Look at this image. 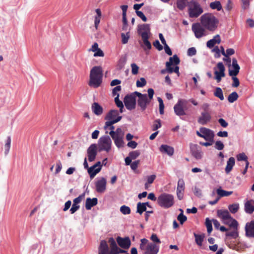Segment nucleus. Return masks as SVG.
<instances>
[{"label": "nucleus", "instance_id": "1", "mask_svg": "<svg viewBox=\"0 0 254 254\" xmlns=\"http://www.w3.org/2000/svg\"><path fill=\"white\" fill-rule=\"evenodd\" d=\"M201 25L207 30L213 32L218 27L219 20L212 14L207 13L200 17Z\"/></svg>", "mask_w": 254, "mask_h": 254}, {"label": "nucleus", "instance_id": "2", "mask_svg": "<svg viewBox=\"0 0 254 254\" xmlns=\"http://www.w3.org/2000/svg\"><path fill=\"white\" fill-rule=\"evenodd\" d=\"M103 69L100 66H94L90 70L89 85L94 88H98L102 82Z\"/></svg>", "mask_w": 254, "mask_h": 254}, {"label": "nucleus", "instance_id": "3", "mask_svg": "<svg viewBox=\"0 0 254 254\" xmlns=\"http://www.w3.org/2000/svg\"><path fill=\"white\" fill-rule=\"evenodd\" d=\"M148 95L142 94L135 91L134 94L138 97L137 105L140 108L141 111H144L146 109L147 106L149 105L153 99L154 94V91L152 88H149L147 90Z\"/></svg>", "mask_w": 254, "mask_h": 254}, {"label": "nucleus", "instance_id": "4", "mask_svg": "<svg viewBox=\"0 0 254 254\" xmlns=\"http://www.w3.org/2000/svg\"><path fill=\"white\" fill-rule=\"evenodd\" d=\"M139 249L143 251V254H157L159 250V246L153 243H149L145 238L140 240Z\"/></svg>", "mask_w": 254, "mask_h": 254}, {"label": "nucleus", "instance_id": "5", "mask_svg": "<svg viewBox=\"0 0 254 254\" xmlns=\"http://www.w3.org/2000/svg\"><path fill=\"white\" fill-rule=\"evenodd\" d=\"M149 32L150 28L148 24L141 25L138 30V33L141 36L143 43V45L141 46L144 51L151 49V43L148 41Z\"/></svg>", "mask_w": 254, "mask_h": 254}, {"label": "nucleus", "instance_id": "6", "mask_svg": "<svg viewBox=\"0 0 254 254\" xmlns=\"http://www.w3.org/2000/svg\"><path fill=\"white\" fill-rule=\"evenodd\" d=\"M157 201L160 207L167 209L174 205V197L172 194L163 193L158 197Z\"/></svg>", "mask_w": 254, "mask_h": 254}, {"label": "nucleus", "instance_id": "7", "mask_svg": "<svg viewBox=\"0 0 254 254\" xmlns=\"http://www.w3.org/2000/svg\"><path fill=\"white\" fill-rule=\"evenodd\" d=\"M109 134L111 136L115 144L118 148L124 146V142L123 138L124 137V132L121 128H117L116 131H110Z\"/></svg>", "mask_w": 254, "mask_h": 254}, {"label": "nucleus", "instance_id": "8", "mask_svg": "<svg viewBox=\"0 0 254 254\" xmlns=\"http://www.w3.org/2000/svg\"><path fill=\"white\" fill-rule=\"evenodd\" d=\"M203 12V9L196 1H191L189 6V16L191 18L198 17Z\"/></svg>", "mask_w": 254, "mask_h": 254}, {"label": "nucleus", "instance_id": "9", "mask_svg": "<svg viewBox=\"0 0 254 254\" xmlns=\"http://www.w3.org/2000/svg\"><path fill=\"white\" fill-rule=\"evenodd\" d=\"M112 141L108 136L101 137L99 140L98 150L99 151L103 150L108 152L111 148Z\"/></svg>", "mask_w": 254, "mask_h": 254}, {"label": "nucleus", "instance_id": "10", "mask_svg": "<svg viewBox=\"0 0 254 254\" xmlns=\"http://www.w3.org/2000/svg\"><path fill=\"white\" fill-rule=\"evenodd\" d=\"M188 101L185 99H179L177 104L174 105V110L175 114L178 116L186 115L184 108Z\"/></svg>", "mask_w": 254, "mask_h": 254}, {"label": "nucleus", "instance_id": "11", "mask_svg": "<svg viewBox=\"0 0 254 254\" xmlns=\"http://www.w3.org/2000/svg\"><path fill=\"white\" fill-rule=\"evenodd\" d=\"M191 29L196 38L199 39L206 35L205 28L201 23H193L192 25Z\"/></svg>", "mask_w": 254, "mask_h": 254}, {"label": "nucleus", "instance_id": "12", "mask_svg": "<svg viewBox=\"0 0 254 254\" xmlns=\"http://www.w3.org/2000/svg\"><path fill=\"white\" fill-rule=\"evenodd\" d=\"M109 243L110 246V250L107 245V249L108 254H119L126 253L127 251L118 247L116 242L113 238H110L109 240Z\"/></svg>", "mask_w": 254, "mask_h": 254}, {"label": "nucleus", "instance_id": "13", "mask_svg": "<svg viewBox=\"0 0 254 254\" xmlns=\"http://www.w3.org/2000/svg\"><path fill=\"white\" fill-rule=\"evenodd\" d=\"M134 92L130 95H127L124 98V103L126 107L129 110L134 109L136 107V97Z\"/></svg>", "mask_w": 254, "mask_h": 254}, {"label": "nucleus", "instance_id": "14", "mask_svg": "<svg viewBox=\"0 0 254 254\" xmlns=\"http://www.w3.org/2000/svg\"><path fill=\"white\" fill-rule=\"evenodd\" d=\"M214 69V78L219 83L221 81L222 78L225 76V68L223 63L219 62L217 64L216 67H215Z\"/></svg>", "mask_w": 254, "mask_h": 254}, {"label": "nucleus", "instance_id": "15", "mask_svg": "<svg viewBox=\"0 0 254 254\" xmlns=\"http://www.w3.org/2000/svg\"><path fill=\"white\" fill-rule=\"evenodd\" d=\"M200 131L203 134L202 138L205 140L210 142L214 141V133L212 130L204 127H201L200 128Z\"/></svg>", "mask_w": 254, "mask_h": 254}, {"label": "nucleus", "instance_id": "16", "mask_svg": "<svg viewBox=\"0 0 254 254\" xmlns=\"http://www.w3.org/2000/svg\"><path fill=\"white\" fill-rule=\"evenodd\" d=\"M190 152L192 155L196 159H200L202 157V152L201 151L200 147L197 144L190 143Z\"/></svg>", "mask_w": 254, "mask_h": 254}, {"label": "nucleus", "instance_id": "17", "mask_svg": "<svg viewBox=\"0 0 254 254\" xmlns=\"http://www.w3.org/2000/svg\"><path fill=\"white\" fill-rule=\"evenodd\" d=\"M107 180L102 177L99 179L95 183L96 190L98 193H103L106 190Z\"/></svg>", "mask_w": 254, "mask_h": 254}, {"label": "nucleus", "instance_id": "18", "mask_svg": "<svg viewBox=\"0 0 254 254\" xmlns=\"http://www.w3.org/2000/svg\"><path fill=\"white\" fill-rule=\"evenodd\" d=\"M211 120V112H201L198 118L197 122L200 125H205L210 122Z\"/></svg>", "mask_w": 254, "mask_h": 254}, {"label": "nucleus", "instance_id": "19", "mask_svg": "<svg viewBox=\"0 0 254 254\" xmlns=\"http://www.w3.org/2000/svg\"><path fill=\"white\" fill-rule=\"evenodd\" d=\"M116 240L119 246L123 249H128L131 245L130 240L128 237L122 238L119 236L117 238Z\"/></svg>", "mask_w": 254, "mask_h": 254}, {"label": "nucleus", "instance_id": "20", "mask_svg": "<svg viewBox=\"0 0 254 254\" xmlns=\"http://www.w3.org/2000/svg\"><path fill=\"white\" fill-rule=\"evenodd\" d=\"M87 155L89 162L93 161L97 153V145L96 144H92L87 149Z\"/></svg>", "mask_w": 254, "mask_h": 254}, {"label": "nucleus", "instance_id": "21", "mask_svg": "<svg viewBox=\"0 0 254 254\" xmlns=\"http://www.w3.org/2000/svg\"><path fill=\"white\" fill-rule=\"evenodd\" d=\"M185 189V182L183 179H180L178 182L177 188V195L179 200H181L183 198Z\"/></svg>", "mask_w": 254, "mask_h": 254}, {"label": "nucleus", "instance_id": "22", "mask_svg": "<svg viewBox=\"0 0 254 254\" xmlns=\"http://www.w3.org/2000/svg\"><path fill=\"white\" fill-rule=\"evenodd\" d=\"M246 235L248 237L254 238V221L246 224Z\"/></svg>", "mask_w": 254, "mask_h": 254}, {"label": "nucleus", "instance_id": "23", "mask_svg": "<svg viewBox=\"0 0 254 254\" xmlns=\"http://www.w3.org/2000/svg\"><path fill=\"white\" fill-rule=\"evenodd\" d=\"M221 40L219 35L217 34L214 36L213 38L207 42V47L210 49L212 48L216 44L220 43Z\"/></svg>", "mask_w": 254, "mask_h": 254}, {"label": "nucleus", "instance_id": "24", "mask_svg": "<svg viewBox=\"0 0 254 254\" xmlns=\"http://www.w3.org/2000/svg\"><path fill=\"white\" fill-rule=\"evenodd\" d=\"M122 119V117H118L116 119L113 120L112 121H107L105 123V125L104 126V128L105 129H109L110 130V131H114V129H115L114 126L113 125L114 124H116L119 122Z\"/></svg>", "mask_w": 254, "mask_h": 254}, {"label": "nucleus", "instance_id": "25", "mask_svg": "<svg viewBox=\"0 0 254 254\" xmlns=\"http://www.w3.org/2000/svg\"><path fill=\"white\" fill-rule=\"evenodd\" d=\"M97 203L98 199L96 197L93 198H87L85 202V208L87 210H90L92 207L96 205Z\"/></svg>", "mask_w": 254, "mask_h": 254}, {"label": "nucleus", "instance_id": "26", "mask_svg": "<svg viewBox=\"0 0 254 254\" xmlns=\"http://www.w3.org/2000/svg\"><path fill=\"white\" fill-rule=\"evenodd\" d=\"M245 211L248 214H252L254 211V200H249L245 203Z\"/></svg>", "mask_w": 254, "mask_h": 254}, {"label": "nucleus", "instance_id": "27", "mask_svg": "<svg viewBox=\"0 0 254 254\" xmlns=\"http://www.w3.org/2000/svg\"><path fill=\"white\" fill-rule=\"evenodd\" d=\"M159 149L161 152L166 153L169 156H172L174 152V148L167 145H162Z\"/></svg>", "mask_w": 254, "mask_h": 254}, {"label": "nucleus", "instance_id": "28", "mask_svg": "<svg viewBox=\"0 0 254 254\" xmlns=\"http://www.w3.org/2000/svg\"><path fill=\"white\" fill-rule=\"evenodd\" d=\"M92 110L93 112L97 116H100L103 112V108L96 102H94L92 105Z\"/></svg>", "mask_w": 254, "mask_h": 254}, {"label": "nucleus", "instance_id": "29", "mask_svg": "<svg viewBox=\"0 0 254 254\" xmlns=\"http://www.w3.org/2000/svg\"><path fill=\"white\" fill-rule=\"evenodd\" d=\"M119 112L117 110H112L106 115L105 119L108 121L116 119L119 116Z\"/></svg>", "mask_w": 254, "mask_h": 254}, {"label": "nucleus", "instance_id": "30", "mask_svg": "<svg viewBox=\"0 0 254 254\" xmlns=\"http://www.w3.org/2000/svg\"><path fill=\"white\" fill-rule=\"evenodd\" d=\"M223 222L225 224L228 225L233 228H237L238 226V222L235 219H233L231 216L230 218L224 220Z\"/></svg>", "mask_w": 254, "mask_h": 254}, {"label": "nucleus", "instance_id": "31", "mask_svg": "<svg viewBox=\"0 0 254 254\" xmlns=\"http://www.w3.org/2000/svg\"><path fill=\"white\" fill-rule=\"evenodd\" d=\"M217 215L219 218H220L222 221L224 220L230 218L231 215L228 210H219L217 211Z\"/></svg>", "mask_w": 254, "mask_h": 254}, {"label": "nucleus", "instance_id": "32", "mask_svg": "<svg viewBox=\"0 0 254 254\" xmlns=\"http://www.w3.org/2000/svg\"><path fill=\"white\" fill-rule=\"evenodd\" d=\"M235 159L234 157H230L227 162V165L225 168V172L227 174L229 173L235 165Z\"/></svg>", "mask_w": 254, "mask_h": 254}, {"label": "nucleus", "instance_id": "33", "mask_svg": "<svg viewBox=\"0 0 254 254\" xmlns=\"http://www.w3.org/2000/svg\"><path fill=\"white\" fill-rule=\"evenodd\" d=\"M210 7L212 9H216L217 11H220L222 9V6L219 1H215L210 3Z\"/></svg>", "mask_w": 254, "mask_h": 254}, {"label": "nucleus", "instance_id": "34", "mask_svg": "<svg viewBox=\"0 0 254 254\" xmlns=\"http://www.w3.org/2000/svg\"><path fill=\"white\" fill-rule=\"evenodd\" d=\"M180 62V59L177 55H174L172 57L169 58V62H167L168 65H171L173 64H178Z\"/></svg>", "mask_w": 254, "mask_h": 254}, {"label": "nucleus", "instance_id": "35", "mask_svg": "<svg viewBox=\"0 0 254 254\" xmlns=\"http://www.w3.org/2000/svg\"><path fill=\"white\" fill-rule=\"evenodd\" d=\"M232 67L233 69L229 70V74L231 76H236L239 72L240 66L239 65H232Z\"/></svg>", "mask_w": 254, "mask_h": 254}, {"label": "nucleus", "instance_id": "36", "mask_svg": "<svg viewBox=\"0 0 254 254\" xmlns=\"http://www.w3.org/2000/svg\"><path fill=\"white\" fill-rule=\"evenodd\" d=\"M91 168L92 166L88 168V173L90 175V178L93 179L96 176V175L101 171V168H93L92 169Z\"/></svg>", "mask_w": 254, "mask_h": 254}, {"label": "nucleus", "instance_id": "37", "mask_svg": "<svg viewBox=\"0 0 254 254\" xmlns=\"http://www.w3.org/2000/svg\"><path fill=\"white\" fill-rule=\"evenodd\" d=\"M216 191L218 195V196L220 197V198L223 196H229L233 193V191H228L226 190H223L220 188L218 189Z\"/></svg>", "mask_w": 254, "mask_h": 254}, {"label": "nucleus", "instance_id": "38", "mask_svg": "<svg viewBox=\"0 0 254 254\" xmlns=\"http://www.w3.org/2000/svg\"><path fill=\"white\" fill-rule=\"evenodd\" d=\"M214 95L220 99V100H223L224 99L223 91L221 88L216 87L214 92Z\"/></svg>", "mask_w": 254, "mask_h": 254}, {"label": "nucleus", "instance_id": "39", "mask_svg": "<svg viewBox=\"0 0 254 254\" xmlns=\"http://www.w3.org/2000/svg\"><path fill=\"white\" fill-rule=\"evenodd\" d=\"M145 204L140 202L137 204V213L142 214L144 211H146V207L145 206Z\"/></svg>", "mask_w": 254, "mask_h": 254}, {"label": "nucleus", "instance_id": "40", "mask_svg": "<svg viewBox=\"0 0 254 254\" xmlns=\"http://www.w3.org/2000/svg\"><path fill=\"white\" fill-rule=\"evenodd\" d=\"M115 102L117 106L120 108V112L121 113H123L124 109V105L122 101H121L119 99V94H117V97H115Z\"/></svg>", "mask_w": 254, "mask_h": 254}, {"label": "nucleus", "instance_id": "41", "mask_svg": "<svg viewBox=\"0 0 254 254\" xmlns=\"http://www.w3.org/2000/svg\"><path fill=\"white\" fill-rule=\"evenodd\" d=\"M188 0H177V6L181 10H183L186 6Z\"/></svg>", "mask_w": 254, "mask_h": 254}, {"label": "nucleus", "instance_id": "42", "mask_svg": "<svg viewBox=\"0 0 254 254\" xmlns=\"http://www.w3.org/2000/svg\"><path fill=\"white\" fill-rule=\"evenodd\" d=\"M234 230L230 232H228L226 234V236L227 237H231L233 239H236L239 236L238 232V227L237 228H233Z\"/></svg>", "mask_w": 254, "mask_h": 254}, {"label": "nucleus", "instance_id": "43", "mask_svg": "<svg viewBox=\"0 0 254 254\" xmlns=\"http://www.w3.org/2000/svg\"><path fill=\"white\" fill-rule=\"evenodd\" d=\"M239 96L236 92L231 93L228 97V100L230 103H233L238 99Z\"/></svg>", "mask_w": 254, "mask_h": 254}, {"label": "nucleus", "instance_id": "44", "mask_svg": "<svg viewBox=\"0 0 254 254\" xmlns=\"http://www.w3.org/2000/svg\"><path fill=\"white\" fill-rule=\"evenodd\" d=\"M228 209L232 213H236L239 209V205L238 203H234L229 205Z\"/></svg>", "mask_w": 254, "mask_h": 254}, {"label": "nucleus", "instance_id": "45", "mask_svg": "<svg viewBox=\"0 0 254 254\" xmlns=\"http://www.w3.org/2000/svg\"><path fill=\"white\" fill-rule=\"evenodd\" d=\"M130 37L129 32L128 31L126 33H121V38H122V43L123 44H126L128 42V39Z\"/></svg>", "mask_w": 254, "mask_h": 254}, {"label": "nucleus", "instance_id": "46", "mask_svg": "<svg viewBox=\"0 0 254 254\" xmlns=\"http://www.w3.org/2000/svg\"><path fill=\"white\" fill-rule=\"evenodd\" d=\"M161 127V121L160 119H157L153 122L152 129L153 131L157 130Z\"/></svg>", "mask_w": 254, "mask_h": 254}, {"label": "nucleus", "instance_id": "47", "mask_svg": "<svg viewBox=\"0 0 254 254\" xmlns=\"http://www.w3.org/2000/svg\"><path fill=\"white\" fill-rule=\"evenodd\" d=\"M120 211L122 214L127 215L130 213L131 210L128 206L124 205L120 207Z\"/></svg>", "mask_w": 254, "mask_h": 254}, {"label": "nucleus", "instance_id": "48", "mask_svg": "<svg viewBox=\"0 0 254 254\" xmlns=\"http://www.w3.org/2000/svg\"><path fill=\"white\" fill-rule=\"evenodd\" d=\"M157 100L159 102V113L161 115H163L164 113V105L163 103V101L160 97H158Z\"/></svg>", "mask_w": 254, "mask_h": 254}, {"label": "nucleus", "instance_id": "49", "mask_svg": "<svg viewBox=\"0 0 254 254\" xmlns=\"http://www.w3.org/2000/svg\"><path fill=\"white\" fill-rule=\"evenodd\" d=\"M195 237V241L196 243L199 246H201L202 245V242L203 241V238L204 237L194 234Z\"/></svg>", "mask_w": 254, "mask_h": 254}, {"label": "nucleus", "instance_id": "50", "mask_svg": "<svg viewBox=\"0 0 254 254\" xmlns=\"http://www.w3.org/2000/svg\"><path fill=\"white\" fill-rule=\"evenodd\" d=\"M11 144V138L10 136H8L6 143L4 145L5 153L7 154L9 151Z\"/></svg>", "mask_w": 254, "mask_h": 254}, {"label": "nucleus", "instance_id": "51", "mask_svg": "<svg viewBox=\"0 0 254 254\" xmlns=\"http://www.w3.org/2000/svg\"><path fill=\"white\" fill-rule=\"evenodd\" d=\"M205 225L207 228V232L210 235L212 231V226L211 221L208 218L206 219Z\"/></svg>", "mask_w": 254, "mask_h": 254}, {"label": "nucleus", "instance_id": "52", "mask_svg": "<svg viewBox=\"0 0 254 254\" xmlns=\"http://www.w3.org/2000/svg\"><path fill=\"white\" fill-rule=\"evenodd\" d=\"M182 212L179 214L177 219L179 221L181 224H183L187 219V217L183 214V211L180 209Z\"/></svg>", "mask_w": 254, "mask_h": 254}, {"label": "nucleus", "instance_id": "53", "mask_svg": "<svg viewBox=\"0 0 254 254\" xmlns=\"http://www.w3.org/2000/svg\"><path fill=\"white\" fill-rule=\"evenodd\" d=\"M146 84V80L144 78L141 77L139 80L136 81V86L137 87H142L144 86Z\"/></svg>", "mask_w": 254, "mask_h": 254}, {"label": "nucleus", "instance_id": "54", "mask_svg": "<svg viewBox=\"0 0 254 254\" xmlns=\"http://www.w3.org/2000/svg\"><path fill=\"white\" fill-rule=\"evenodd\" d=\"M150 240L155 244L159 245L161 242L156 234H152L150 237Z\"/></svg>", "mask_w": 254, "mask_h": 254}, {"label": "nucleus", "instance_id": "55", "mask_svg": "<svg viewBox=\"0 0 254 254\" xmlns=\"http://www.w3.org/2000/svg\"><path fill=\"white\" fill-rule=\"evenodd\" d=\"M131 73L133 75H136L138 73L139 67L135 63L131 64Z\"/></svg>", "mask_w": 254, "mask_h": 254}, {"label": "nucleus", "instance_id": "56", "mask_svg": "<svg viewBox=\"0 0 254 254\" xmlns=\"http://www.w3.org/2000/svg\"><path fill=\"white\" fill-rule=\"evenodd\" d=\"M140 154V152L139 150H135L129 152V156L132 159H135L139 156Z\"/></svg>", "mask_w": 254, "mask_h": 254}, {"label": "nucleus", "instance_id": "57", "mask_svg": "<svg viewBox=\"0 0 254 254\" xmlns=\"http://www.w3.org/2000/svg\"><path fill=\"white\" fill-rule=\"evenodd\" d=\"M238 161H245L247 162L248 157L244 153H240L237 156Z\"/></svg>", "mask_w": 254, "mask_h": 254}, {"label": "nucleus", "instance_id": "58", "mask_svg": "<svg viewBox=\"0 0 254 254\" xmlns=\"http://www.w3.org/2000/svg\"><path fill=\"white\" fill-rule=\"evenodd\" d=\"M233 83L232 84L233 87H238L240 85L239 79L236 76H232Z\"/></svg>", "mask_w": 254, "mask_h": 254}, {"label": "nucleus", "instance_id": "59", "mask_svg": "<svg viewBox=\"0 0 254 254\" xmlns=\"http://www.w3.org/2000/svg\"><path fill=\"white\" fill-rule=\"evenodd\" d=\"M85 194L84 193H82L80 195L77 197L75 198L73 200V203L77 204H79L82 200V199L84 197Z\"/></svg>", "mask_w": 254, "mask_h": 254}, {"label": "nucleus", "instance_id": "60", "mask_svg": "<svg viewBox=\"0 0 254 254\" xmlns=\"http://www.w3.org/2000/svg\"><path fill=\"white\" fill-rule=\"evenodd\" d=\"M215 147L219 150H221L224 148V145L221 141H217L215 144Z\"/></svg>", "mask_w": 254, "mask_h": 254}, {"label": "nucleus", "instance_id": "61", "mask_svg": "<svg viewBox=\"0 0 254 254\" xmlns=\"http://www.w3.org/2000/svg\"><path fill=\"white\" fill-rule=\"evenodd\" d=\"M202 112H211L210 110V105L208 103H203L201 106Z\"/></svg>", "mask_w": 254, "mask_h": 254}, {"label": "nucleus", "instance_id": "62", "mask_svg": "<svg viewBox=\"0 0 254 254\" xmlns=\"http://www.w3.org/2000/svg\"><path fill=\"white\" fill-rule=\"evenodd\" d=\"M153 45L159 51H161L163 49L162 46L158 40H155L153 43Z\"/></svg>", "mask_w": 254, "mask_h": 254}, {"label": "nucleus", "instance_id": "63", "mask_svg": "<svg viewBox=\"0 0 254 254\" xmlns=\"http://www.w3.org/2000/svg\"><path fill=\"white\" fill-rule=\"evenodd\" d=\"M196 49H195V48H194V47L190 48L188 50L187 54H188V55L189 56H194L196 54Z\"/></svg>", "mask_w": 254, "mask_h": 254}, {"label": "nucleus", "instance_id": "64", "mask_svg": "<svg viewBox=\"0 0 254 254\" xmlns=\"http://www.w3.org/2000/svg\"><path fill=\"white\" fill-rule=\"evenodd\" d=\"M136 13L137 15L140 17L144 22L147 21V18L143 14V13L141 11H136Z\"/></svg>", "mask_w": 254, "mask_h": 254}]
</instances>
